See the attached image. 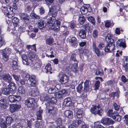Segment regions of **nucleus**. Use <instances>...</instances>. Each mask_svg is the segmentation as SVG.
<instances>
[{
  "label": "nucleus",
  "instance_id": "obj_1",
  "mask_svg": "<svg viewBox=\"0 0 128 128\" xmlns=\"http://www.w3.org/2000/svg\"><path fill=\"white\" fill-rule=\"evenodd\" d=\"M90 111L94 114H98L101 116L102 110L100 104H97L95 105H92V107L91 108Z\"/></svg>",
  "mask_w": 128,
  "mask_h": 128
},
{
  "label": "nucleus",
  "instance_id": "obj_2",
  "mask_svg": "<svg viewBox=\"0 0 128 128\" xmlns=\"http://www.w3.org/2000/svg\"><path fill=\"white\" fill-rule=\"evenodd\" d=\"M36 103L35 99L34 98L30 97L25 100L24 104L28 107L33 108Z\"/></svg>",
  "mask_w": 128,
  "mask_h": 128
},
{
  "label": "nucleus",
  "instance_id": "obj_3",
  "mask_svg": "<svg viewBox=\"0 0 128 128\" xmlns=\"http://www.w3.org/2000/svg\"><path fill=\"white\" fill-rule=\"evenodd\" d=\"M113 40H112L111 42L108 43L105 48V52H111L114 50L115 49V44L113 42Z\"/></svg>",
  "mask_w": 128,
  "mask_h": 128
},
{
  "label": "nucleus",
  "instance_id": "obj_4",
  "mask_svg": "<svg viewBox=\"0 0 128 128\" xmlns=\"http://www.w3.org/2000/svg\"><path fill=\"white\" fill-rule=\"evenodd\" d=\"M67 91L65 89L62 90L55 94V96L58 98H63L67 93Z\"/></svg>",
  "mask_w": 128,
  "mask_h": 128
},
{
  "label": "nucleus",
  "instance_id": "obj_5",
  "mask_svg": "<svg viewBox=\"0 0 128 128\" xmlns=\"http://www.w3.org/2000/svg\"><path fill=\"white\" fill-rule=\"evenodd\" d=\"M29 81L30 82V85L31 86H36L38 84L36 77L35 75H30Z\"/></svg>",
  "mask_w": 128,
  "mask_h": 128
},
{
  "label": "nucleus",
  "instance_id": "obj_6",
  "mask_svg": "<svg viewBox=\"0 0 128 128\" xmlns=\"http://www.w3.org/2000/svg\"><path fill=\"white\" fill-rule=\"evenodd\" d=\"M69 79V77L66 74H64L60 78L59 82L62 84H64L68 82Z\"/></svg>",
  "mask_w": 128,
  "mask_h": 128
},
{
  "label": "nucleus",
  "instance_id": "obj_7",
  "mask_svg": "<svg viewBox=\"0 0 128 128\" xmlns=\"http://www.w3.org/2000/svg\"><path fill=\"white\" fill-rule=\"evenodd\" d=\"M81 120H72L68 126V128H76L81 123Z\"/></svg>",
  "mask_w": 128,
  "mask_h": 128
},
{
  "label": "nucleus",
  "instance_id": "obj_8",
  "mask_svg": "<svg viewBox=\"0 0 128 128\" xmlns=\"http://www.w3.org/2000/svg\"><path fill=\"white\" fill-rule=\"evenodd\" d=\"M13 120H2L0 126L2 128H7L9 126Z\"/></svg>",
  "mask_w": 128,
  "mask_h": 128
},
{
  "label": "nucleus",
  "instance_id": "obj_9",
  "mask_svg": "<svg viewBox=\"0 0 128 128\" xmlns=\"http://www.w3.org/2000/svg\"><path fill=\"white\" fill-rule=\"evenodd\" d=\"M21 107L20 104H13L11 105L10 106V110L11 112L13 113L18 109L20 108Z\"/></svg>",
  "mask_w": 128,
  "mask_h": 128
},
{
  "label": "nucleus",
  "instance_id": "obj_10",
  "mask_svg": "<svg viewBox=\"0 0 128 128\" xmlns=\"http://www.w3.org/2000/svg\"><path fill=\"white\" fill-rule=\"evenodd\" d=\"M6 101L4 99H2L0 100V106L3 111H5V109L8 107L6 105Z\"/></svg>",
  "mask_w": 128,
  "mask_h": 128
},
{
  "label": "nucleus",
  "instance_id": "obj_11",
  "mask_svg": "<svg viewBox=\"0 0 128 128\" xmlns=\"http://www.w3.org/2000/svg\"><path fill=\"white\" fill-rule=\"evenodd\" d=\"M116 46L119 48L122 47L125 48L126 46V44L125 43V41L124 40L120 39L118 40L116 42Z\"/></svg>",
  "mask_w": 128,
  "mask_h": 128
},
{
  "label": "nucleus",
  "instance_id": "obj_12",
  "mask_svg": "<svg viewBox=\"0 0 128 128\" xmlns=\"http://www.w3.org/2000/svg\"><path fill=\"white\" fill-rule=\"evenodd\" d=\"M55 18H50L48 19L47 20V25L50 28L53 27L54 24H55Z\"/></svg>",
  "mask_w": 128,
  "mask_h": 128
},
{
  "label": "nucleus",
  "instance_id": "obj_13",
  "mask_svg": "<svg viewBox=\"0 0 128 128\" xmlns=\"http://www.w3.org/2000/svg\"><path fill=\"white\" fill-rule=\"evenodd\" d=\"M18 52L20 54H21L22 58V60L23 63L26 65H28L29 64V62H28V58H27V56L25 54L22 55L21 52H20L18 51Z\"/></svg>",
  "mask_w": 128,
  "mask_h": 128
},
{
  "label": "nucleus",
  "instance_id": "obj_14",
  "mask_svg": "<svg viewBox=\"0 0 128 128\" xmlns=\"http://www.w3.org/2000/svg\"><path fill=\"white\" fill-rule=\"evenodd\" d=\"M92 48L93 50L98 56H99L100 55V52L99 50V48H98L96 46V43L94 42L92 44Z\"/></svg>",
  "mask_w": 128,
  "mask_h": 128
},
{
  "label": "nucleus",
  "instance_id": "obj_15",
  "mask_svg": "<svg viewBox=\"0 0 128 128\" xmlns=\"http://www.w3.org/2000/svg\"><path fill=\"white\" fill-rule=\"evenodd\" d=\"M86 31L83 29H81L79 32V36L82 39H84L86 36Z\"/></svg>",
  "mask_w": 128,
  "mask_h": 128
},
{
  "label": "nucleus",
  "instance_id": "obj_16",
  "mask_svg": "<svg viewBox=\"0 0 128 128\" xmlns=\"http://www.w3.org/2000/svg\"><path fill=\"white\" fill-rule=\"evenodd\" d=\"M3 79L9 84L12 82V78L11 76L8 74L3 75Z\"/></svg>",
  "mask_w": 128,
  "mask_h": 128
},
{
  "label": "nucleus",
  "instance_id": "obj_17",
  "mask_svg": "<svg viewBox=\"0 0 128 128\" xmlns=\"http://www.w3.org/2000/svg\"><path fill=\"white\" fill-rule=\"evenodd\" d=\"M70 42L71 43L72 46L76 48L78 45V41L75 37H72L70 40Z\"/></svg>",
  "mask_w": 128,
  "mask_h": 128
},
{
  "label": "nucleus",
  "instance_id": "obj_18",
  "mask_svg": "<svg viewBox=\"0 0 128 128\" xmlns=\"http://www.w3.org/2000/svg\"><path fill=\"white\" fill-rule=\"evenodd\" d=\"M65 116L67 118L71 119L73 117L72 112L71 110H68L65 111L64 113Z\"/></svg>",
  "mask_w": 128,
  "mask_h": 128
},
{
  "label": "nucleus",
  "instance_id": "obj_19",
  "mask_svg": "<svg viewBox=\"0 0 128 128\" xmlns=\"http://www.w3.org/2000/svg\"><path fill=\"white\" fill-rule=\"evenodd\" d=\"M64 104L67 106H70L72 104L71 100L70 98H67L64 100Z\"/></svg>",
  "mask_w": 128,
  "mask_h": 128
},
{
  "label": "nucleus",
  "instance_id": "obj_20",
  "mask_svg": "<svg viewBox=\"0 0 128 128\" xmlns=\"http://www.w3.org/2000/svg\"><path fill=\"white\" fill-rule=\"evenodd\" d=\"M37 25L38 28L41 29L46 26V24H44V21L42 20H39L37 22Z\"/></svg>",
  "mask_w": 128,
  "mask_h": 128
},
{
  "label": "nucleus",
  "instance_id": "obj_21",
  "mask_svg": "<svg viewBox=\"0 0 128 128\" xmlns=\"http://www.w3.org/2000/svg\"><path fill=\"white\" fill-rule=\"evenodd\" d=\"M21 19L24 21L26 20L29 21V16L26 14L22 13L20 15Z\"/></svg>",
  "mask_w": 128,
  "mask_h": 128
},
{
  "label": "nucleus",
  "instance_id": "obj_22",
  "mask_svg": "<svg viewBox=\"0 0 128 128\" xmlns=\"http://www.w3.org/2000/svg\"><path fill=\"white\" fill-rule=\"evenodd\" d=\"M90 80H86L84 82V92H86L89 90V82Z\"/></svg>",
  "mask_w": 128,
  "mask_h": 128
},
{
  "label": "nucleus",
  "instance_id": "obj_23",
  "mask_svg": "<svg viewBox=\"0 0 128 128\" xmlns=\"http://www.w3.org/2000/svg\"><path fill=\"white\" fill-rule=\"evenodd\" d=\"M8 88L10 92H14L16 89L15 84L12 82H10L9 84Z\"/></svg>",
  "mask_w": 128,
  "mask_h": 128
},
{
  "label": "nucleus",
  "instance_id": "obj_24",
  "mask_svg": "<svg viewBox=\"0 0 128 128\" xmlns=\"http://www.w3.org/2000/svg\"><path fill=\"white\" fill-rule=\"evenodd\" d=\"M0 53L2 55V62H6L8 61V55H7V54H6L3 52H0Z\"/></svg>",
  "mask_w": 128,
  "mask_h": 128
},
{
  "label": "nucleus",
  "instance_id": "obj_25",
  "mask_svg": "<svg viewBox=\"0 0 128 128\" xmlns=\"http://www.w3.org/2000/svg\"><path fill=\"white\" fill-rule=\"evenodd\" d=\"M48 109V112L49 114H51L53 115L55 114L56 112V109L54 106H50L49 108H48L47 110Z\"/></svg>",
  "mask_w": 128,
  "mask_h": 128
},
{
  "label": "nucleus",
  "instance_id": "obj_26",
  "mask_svg": "<svg viewBox=\"0 0 128 128\" xmlns=\"http://www.w3.org/2000/svg\"><path fill=\"white\" fill-rule=\"evenodd\" d=\"M28 56L30 60L33 62L34 60V59L36 56L35 53L33 52L29 51L28 53Z\"/></svg>",
  "mask_w": 128,
  "mask_h": 128
},
{
  "label": "nucleus",
  "instance_id": "obj_27",
  "mask_svg": "<svg viewBox=\"0 0 128 128\" xmlns=\"http://www.w3.org/2000/svg\"><path fill=\"white\" fill-rule=\"evenodd\" d=\"M41 65V62L40 61H39L38 62L36 63L34 65L33 64H31V66L37 70H38L40 68Z\"/></svg>",
  "mask_w": 128,
  "mask_h": 128
},
{
  "label": "nucleus",
  "instance_id": "obj_28",
  "mask_svg": "<svg viewBox=\"0 0 128 128\" xmlns=\"http://www.w3.org/2000/svg\"><path fill=\"white\" fill-rule=\"evenodd\" d=\"M78 62H77L73 64L71 67V68L70 69V71H72L74 72H76L78 71Z\"/></svg>",
  "mask_w": 128,
  "mask_h": 128
},
{
  "label": "nucleus",
  "instance_id": "obj_29",
  "mask_svg": "<svg viewBox=\"0 0 128 128\" xmlns=\"http://www.w3.org/2000/svg\"><path fill=\"white\" fill-rule=\"evenodd\" d=\"M83 111L80 110H79L76 112V115L75 116V117L78 119H80L82 117V114Z\"/></svg>",
  "mask_w": 128,
  "mask_h": 128
},
{
  "label": "nucleus",
  "instance_id": "obj_30",
  "mask_svg": "<svg viewBox=\"0 0 128 128\" xmlns=\"http://www.w3.org/2000/svg\"><path fill=\"white\" fill-rule=\"evenodd\" d=\"M18 92L20 95H24L25 93V90L24 88L22 86H20L18 88Z\"/></svg>",
  "mask_w": 128,
  "mask_h": 128
},
{
  "label": "nucleus",
  "instance_id": "obj_31",
  "mask_svg": "<svg viewBox=\"0 0 128 128\" xmlns=\"http://www.w3.org/2000/svg\"><path fill=\"white\" fill-rule=\"evenodd\" d=\"M117 113L116 112H113V111L112 110H108L107 112V115L110 117H112V118H114V116H115V114Z\"/></svg>",
  "mask_w": 128,
  "mask_h": 128
},
{
  "label": "nucleus",
  "instance_id": "obj_32",
  "mask_svg": "<svg viewBox=\"0 0 128 128\" xmlns=\"http://www.w3.org/2000/svg\"><path fill=\"white\" fill-rule=\"evenodd\" d=\"M12 50L10 48H6L4 49L1 50L0 52H4L5 54L8 55L11 52Z\"/></svg>",
  "mask_w": 128,
  "mask_h": 128
},
{
  "label": "nucleus",
  "instance_id": "obj_33",
  "mask_svg": "<svg viewBox=\"0 0 128 128\" xmlns=\"http://www.w3.org/2000/svg\"><path fill=\"white\" fill-rule=\"evenodd\" d=\"M12 22L14 24V26L16 27L19 22V20L17 18L14 17L12 19Z\"/></svg>",
  "mask_w": 128,
  "mask_h": 128
},
{
  "label": "nucleus",
  "instance_id": "obj_34",
  "mask_svg": "<svg viewBox=\"0 0 128 128\" xmlns=\"http://www.w3.org/2000/svg\"><path fill=\"white\" fill-rule=\"evenodd\" d=\"M2 92L4 94L8 95L10 94V90L9 88H3L2 89Z\"/></svg>",
  "mask_w": 128,
  "mask_h": 128
},
{
  "label": "nucleus",
  "instance_id": "obj_35",
  "mask_svg": "<svg viewBox=\"0 0 128 128\" xmlns=\"http://www.w3.org/2000/svg\"><path fill=\"white\" fill-rule=\"evenodd\" d=\"M53 49L51 48L50 50H48L47 52L48 54H46V56L48 57H50V58H54V56L52 54L53 53Z\"/></svg>",
  "mask_w": 128,
  "mask_h": 128
},
{
  "label": "nucleus",
  "instance_id": "obj_36",
  "mask_svg": "<svg viewBox=\"0 0 128 128\" xmlns=\"http://www.w3.org/2000/svg\"><path fill=\"white\" fill-rule=\"evenodd\" d=\"M43 112V110H40L37 112L36 119L37 120H41L42 117L41 114Z\"/></svg>",
  "mask_w": 128,
  "mask_h": 128
},
{
  "label": "nucleus",
  "instance_id": "obj_37",
  "mask_svg": "<svg viewBox=\"0 0 128 128\" xmlns=\"http://www.w3.org/2000/svg\"><path fill=\"white\" fill-rule=\"evenodd\" d=\"M101 122L104 124L110 125L112 124L114 122V120H100Z\"/></svg>",
  "mask_w": 128,
  "mask_h": 128
},
{
  "label": "nucleus",
  "instance_id": "obj_38",
  "mask_svg": "<svg viewBox=\"0 0 128 128\" xmlns=\"http://www.w3.org/2000/svg\"><path fill=\"white\" fill-rule=\"evenodd\" d=\"M17 116L13 115L12 117L10 116H7L6 118V120H16L18 119L17 118Z\"/></svg>",
  "mask_w": 128,
  "mask_h": 128
},
{
  "label": "nucleus",
  "instance_id": "obj_39",
  "mask_svg": "<svg viewBox=\"0 0 128 128\" xmlns=\"http://www.w3.org/2000/svg\"><path fill=\"white\" fill-rule=\"evenodd\" d=\"M88 20L94 25L96 24V21L94 18L92 16H90L89 17H88Z\"/></svg>",
  "mask_w": 128,
  "mask_h": 128
},
{
  "label": "nucleus",
  "instance_id": "obj_40",
  "mask_svg": "<svg viewBox=\"0 0 128 128\" xmlns=\"http://www.w3.org/2000/svg\"><path fill=\"white\" fill-rule=\"evenodd\" d=\"M12 67L13 69L14 70L18 69V65L17 62L16 61L14 60L12 61Z\"/></svg>",
  "mask_w": 128,
  "mask_h": 128
},
{
  "label": "nucleus",
  "instance_id": "obj_41",
  "mask_svg": "<svg viewBox=\"0 0 128 128\" xmlns=\"http://www.w3.org/2000/svg\"><path fill=\"white\" fill-rule=\"evenodd\" d=\"M85 20V17L84 16L81 15L79 16V21L81 24H83Z\"/></svg>",
  "mask_w": 128,
  "mask_h": 128
},
{
  "label": "nucleus",
  "instance_id": "obj_42",
  "mask_svg": "<svg viewBox=\"0 0 128 128\" xmlns=\"http://www.w3.org/2000/svg\"><path fill=\"white\" fill-rule=\"evenodd\" d=\"M45 68L46 70V72H50V74L52 73V72L51 71L52 68H51V64H50L48 63L46 66Z\"/></svg>",
  "mask_w": 128,
  "mask_h": 128
},
{
  "label": "nucleus",
  "instance_id": "obj_43",
  "mask_svg": "<svg viewBox=\"0 0 128 128\" xmlns=\"http://www.w3.org/2000/svg\"><path fill=\"white\" fill-rule=\"evenodd\" d=\"M76 54L74 53L71 54L70 58V60L71 61H73L74 62H78L76 60Z\"/></svg>",
  "mask_w": 128,
  "mask_h": 128
},
{
  "label": "nucleus",
  "instance_id": "obj_44",
  "mask_svg": "<svg viewBox=\"0 0 128 128\" xmlns=\"http://www.w3.org/2000/svg\"><path fill=\"white\" fill-rule=\"evenodd\" d=\"M54 41V39L53 38H49L46 39V43L48 45L52 44Z\"/></svg>",
  "mask_w": 128,
  "mask_h": 128
},
{
  "label": "nucleus",
  "instance_id": "obj_45",
  "mask_svg": "<svg viewBox=\"0 0 128 128\" xmlns=\"http://www.w3.org/2000/svg\"><path fill=\"white\" fill-rule=\"evenodd\" d=\"M105 23V26L106 28H109L112 26H112L114 25L112 22H111L109 20H107Z\"/></svg>",
  "mask_w": 128,
  "mask_h": 128
},
{
  "label": "nucleus",
  "instance_id": "obj_46",
  "mask_svg": "<svg viewBox=\"0 0 128 128\" xmlns=\"http://www.w3.org/2000/svg\"><path fill=\"white\" fill-rule=\"evenodd\" d=\"M106 39L107 42L108 43L111 42L112 40H113L112 38V36L110 34H108L106 36Z\"/></svg>",
  "mask_w": 128,
  "mask_h": 128
},
{
  "label": "nucleus",
  "instance_id": "obj_47",
  "mask_svg": "<svg viewBox=\"0 0 128 128\" xmlns=\"http://www.w3.org/2000/svg\"><path fill=\"white\" fill-rule=\"evenodd\" d=\"M15 96L14 95H10L9 96V99L11 102H15Z\"/></svg>",
  "mask_w": 128,
  "mask_h": 128
},
{
  "label": "nucleus",
  "instance_id": "obj_48",
  "mask_svg": "<svg viewBox=\"0 0 128 128\" xmlns=\"http://www.w3.org/2000/svg\"><path fill=\"white\" fill-rule=\"evenodd\" d=\"M30 16L32 18L34 19H39L40 18V16L34 13H31Z\"/></svg>",
  "mask_w": 128,
  "mask_h": 128
},
{
  "label": "nucleus",
  "instance_id": "obj_49",
  "mask_svg": "<svg viewBox=\"0 0 128 128\" xmlns=\"http://www.w3.org/2000/svg\"><path fill=\"white\" fill-rule=\"evenodd\" d=\"M2 12L5 14H7L8 12H9V10L8 9V8L6 7L2 6Z\"/></svg>",
  "mask_w": 128,
  "mask_h": 128
},
{
  "label": "nucleus",
  "instance_id": "obj_50",
  "mask_svg": "<svg viewBox=\"0 0 128 128\" xmlns=\"http://www.w3.org/2000/svg\"><path fill=\"white\" fill-rule=\"evenodd\" d=\"M29 93L30 96H36L38 94L37 91L35 92L33 90H30L29 92Z\"/></svg>",
  "mask_w": 128,
  "mask_h": 128
},
{
  "label": "nucleus",
  "instance_id": "obj_51",
  "mask_svg": "<svg viewBox=\"0 0 128 128\" xmlns=\"http://www.w3.org/2000/svg\"><path fill=\"white\" fill-rule=\"evenodd\" d=\"M100 82L99 81H97L95 83L94 90H96L98 89L100 86Z\"/></svg>",
  "mask_w": 128,
  "mask_h": 128
},
{
  "label": "nucleus",
  "instance_id": "obj_52",
  "mask_svg": "<svg viewBox=\"0 0 128 128\" xmlns=\"http://www.w3.org/2000/svg\"><path fill=\"white\" fill-rule=\"evenodd\" d=\"M119 93L117 91L115 92H112L111 93V96L114 99V98L115 96H116L117 98H118L119 96Z\"/></svg>",
  "mask_w": 128,
  "mask_h": 128
},
{
  "label": "nucleus",
  "instance_id": "obj_53",
  "mask_svg": "<svg viewBox=\"0 0 128 128\" xmlns=\"http://www.w3.org/2000/svg\"><path fill=\"white\" fill-rule=\"evenodd\" d=\"M83 82H82L79 84L78 86L77 87L76 89L77 91L78 92L80 93L81 92V90L82 89L83 87L82 86V84Z\"/></svg>",
  "mask_w": 128,
  "mask_h": 128
},
{
  "label": "nucleus",
  "instance_id": "obj_54",
  "mask_svg": "<svg viewBox=\"0 0 128 128\" xmlns=\"http://www.w3.org/2000/svg\"><path fill=\"white\" fill-rule=\"evenodd\" d=\"M96 71L95 74L96 75L102 76L103 75L102 71H100L98 69H96Z\"/></svg>",
  "mask_w": 128,
  "mask_h": 128
},
{
  "label": "nucleus",
  "instance_id": "obj_55",
  "mask_svg": "<svg viewBox=\"0 0 128 128\" xmlns=\"http://www.w3.org/2000/svg\"><path fill=\"white\" fill-rule=\"evenodd\" d=\"M5 44L4 40V38L2 36H0V47Z\"/></svg>",
  "mask_w": 128,
  "mask_h": 128
},
{
  "label": "nucleus",
  "instance_id": "obj_56",
  "mask_svg": "<svg viewBox=\"0 0 128 128\" xmlns=\"http://www.w3.org/2000/svg\"><path fill=\"white\" fill-rule=\"evenodd\" d=\"M80 11H81L82 14H86L88 12H90L91 11V10H88L85 9L84 8L82 7L80 9Z\"/></svg>",
  "mask_w": 128,
  "mask_h": 128
},
{
  "label": "nucleus",
  "instance_id": "obj_57",
  "mask_svg": "<svg viewBox=\"0 0 128 128\" xmlns=\"http://www.w3.org/2000/svg\"><path fill=\"white\" fill-rule=\"evenodd\" d=\"M60 26H56V25H55L54 26H53V27L52 28L56 32H58L60 30Z\"/></svg>",
  "mask_w": 128,
  "mask_h": 128
},
{
  "label": "nucleus",
  "instance_id": "obj_58",
  "mask_svg": "<svg viewBox=\"0 0 128 128\" xmlns=\"http://www.w3.org/2000/svg\"><path fill=\"white\" fill-rule=\"evenodd\" d=\"M114 115L115 116H114V118H113V119L114 120L116 119V120H121L122 117L118 115L117 112V113H116Z\"/></svg>",
  "mask_w": 128,
  "mask_h": 128
},
{
  "label": "nucleus",
  "instance_id": "obj_59",
  "mask_svg": "<svg viewBox=\"0 0 128 128\" xmlns=\"http://www.w3.org/2000/svg\"><path fill=\"white\" fill-rule=\"evenodd\" d=\"M65 29H66L65 26L61 27V31L64 32L63 33V35L65 36H66L68 35V34L69 32L68 31H66V32H64V30H65Z\"/></svg>",
  "mask_w": 128,
  "mask_h": 128
},
{
  "label": "nucleus",
  "instance_id": "obj_60",
  "mask_svg": "<svg viewBox=\"0 0 128 128\" xmlns=\"http://www.w3.org/2000/svg\"><path fill=\"white\" fill-rule=\"evenodd\" d=\"M122 65L123 70H124L125 72H127L128 71V64H123Z\"/></svg>",
  "mask_w": 128,
  "mask_h": 128
},
{
  "label": "nucleus",
  "instance_id": "obj_61",
  "mask_svg": "<svg viewBox=\"0 0 128 128\" xmlns=\"http://www.w3.org/2000/svg\"><path fill=\"white\" fill-rule=\"evenodd\" d=\"M98 30H93L92 34V35L94 38H96L98 35Z\"/></svg>",
  "mask_w": 128,
  "mask_h": 128
},
{
  "label": "nucleus",
  "instance_id": "obj_62",
  "mask_svg": "<svg viewBox=\"0 0 128 128\" xmlns=\"http://www.w3.org/2000/svg\"><path fill=\"white\" fill-rule=\"evenodd\" d=\"M56 124L58 125V128H65L64 127L62 126L61 125L62 120H56Z\"/></svg>",
  "mask_w": 128,
  "mask_h": 128
},
{
  "label": "nucleus",
  "instance_id": "obj_63",
  "mask_svg": "<svg viewBox=\"0 0 128 128\" xmlns=\"http://www.w3.org/2000/svg\"><path fill=\"white\" fill-rule=\"evenodd\" d=\"M56 91V89L55 88H50L48 89V92L49 93L51 94L54 93Z\"/></svg>",
  "mask_w": 128,
  "mask_h": 128
},
{
  "label": "nucleus",
  "instance_id": "obj_64",
  "mask_svg": "<svg viewBox=\"0 0 128 128\" xmlns=\"http://www.w3.org/2000/svg\"><path fill=\"white\" fill-rule=\"evenodd\" d=\"M57 101L56 98L55 97H54L51 98H50L49 101L51 103L54 104L56 103Z\"/></svg>",
  "mask_w": 128,
  "mask_h": 128
}]
</instances>
